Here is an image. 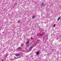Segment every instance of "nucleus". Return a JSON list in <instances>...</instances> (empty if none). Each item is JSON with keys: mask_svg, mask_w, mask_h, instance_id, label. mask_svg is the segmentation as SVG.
Returning <instances> with one entry per match:
<instances>
[{"mask_svg": "<svg viewBox=\"0 0 61 61\" xmlns=\"http://www.w3.org/2000/svg\"><path fill=\"white\" fill-rule=\"evenodd\" d=\"M15 55L16 56H19L20 55L18 54H15Z\"/></svg>", "mask_w": 61, "mask_h": 61, "instance_id": "nucleus-1", "label": "nucleus"}, {"mask_svg": "<svg viewBox=\"0 0 61 61\" xmlns=\"http://www.w3.org/2000/svg\"><path fill=\"white\" fill-rule=\"evenodd\" d=\"M35 15H33V16H32V19H33L34 18H35Z\"/></svg>", "mask_w": 61, "mask_h": 61, "instance_id": "nucleus-2", "label": "nucleus"}, {"mask_svg": "<svg viewBox=\"0 0 61 61\" xmlns=\"http://www.w3.org/2000/svg\"><path fill=\"white\" fill-rule=\"evenodd\" d=\"M60 19V17H59V18L57 19V21H59V20Z\"/></svg>", "mask_w": 61, "mask_h": 61, "instance_id": "nucleus-3", "label": "nucleus"}, {"mask_svg": "<svg viewBox=\"0 0 61 61\" xmlns=\"http://www.w3.org/2000/svg\"><path fill=\"white\" fill-rule=\"evenodd\" d=\"M33 47L32 46H31L29 48V50H31V49H32V47Z\"/></svg>", "mask_w": 61, "mask_h": 61, "instance_id": "nucleus-4", "label": "nucleus"}, {"mask_svg": "<svg viewBox=\"0 0 61 61\" xmlns=\"http://www.w3.org/2000/svg\"><path fill=\"white\" fill-rule=\"evenodd\" d=\"M39 52L38 51H37L36 52V54L37 55H39Z\"/></svg>", "mask_w": 61, "mask_h": 61, "instance_id": "nucleus-5", "label": "nucleus"}, {"mask_svg": "<svg viewBox=\"0 0 61 61\" xmlns=\"http://www.w3.org/2000/svg\"><path fill=\"white\" fill-rule=\"evenodd\" d=\"M29 43V41H28L26 43V44H28V43Z\"/></svg>", "mask_w": 61, "mask_h": 61, "instance_id": "nucleus-6", "label": "nucleus"}, {"mask_svg": "<svg viewBox=\"0 0 61 61\" xmlns=\"http://www.w3.org/2000/svg\"><path fill=\"white\" fill-rule=\"evenodd\" d=\"M55 26H56V25L55 24L53 26V27H55Z\"/></svg>", "mask_w": 61, "mask_h": 61, "instance_id": "nucleus-7", "label": "nucleus"}, {"mask_svg": "<svg viewBox=\"0 0 61 61\" xmlns=\"http://www.w3.org/2000/svg\"><path fill=\"white\" fill-rule=\"evenodd\" d=\"M10 60H11V61H12V60H13V59H10Z\"/></svg>", "mask_w": 61, "mask_h": 61, "instance_id": "nucleus-8", "label": "nucleus"}, {"mask_svg": "<svg viewBox=\"0 0 61 61\" xmlns=\"http://www.w3.org/2000/svg\"><path fill=\"white\" fill-rule=\"evenodd\" d=\"M2 61H4V59H2Z\"/></svg>", "mask_w": 61, "mask_h": 61, "instance_id": "nucleus-9", "label": "nucleus"}, {"mask_svg": "<svg viewBox=\"0 0 61 61\" xmlns=\"http://www.w3.org/2000/svg\"><path fill=\"white\" fill-rule=\"evenodd\" d=\"M20 21H19L18 22V23H20Z\"/></svg>", "mask_w": 61, "mask_h": 61, "instance_id": "nucleus-10", "label": "nucleus"}, {"mask_svg": "<svg viewBox=\"0 0 61 61\" xmlns=\"http://www.w3.org/2000/svg\"><path fill=\"white\" fill-rule=\"evenodd\" d=\"M31 40H32V39H33V38H31Z\"/></svg>", "mask_w": 61, "mask_h": 61, "instance_id": "nucleus-11", "label": "nucleus"}, {"mask_svg": "<svg viewBox=\"0 0 61 61\" xmlns=\"http://www.w3.org/2000/svg\"><path fill=\"white\" fill-rule=\"evenodd\" d=\"M19 48H20V49H21V47H19Z\"/></svg>", "mask_w": 61, "mask_h": 61, "instance_id": "nucleus-12", "label": "nucleus"}]
</instances>
